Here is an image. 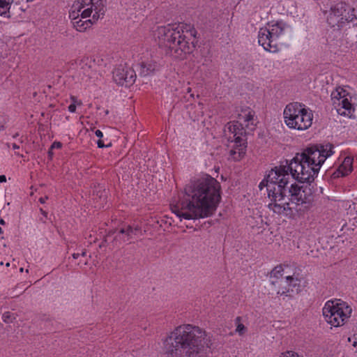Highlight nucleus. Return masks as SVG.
<instances>
[{
	"instance_id": "f257e3e1",
	"label": "nucleus",
	"mask_w": 357,
	"mask_h": 357,
	"mask_svg": "<svg viewBox=\"0 0 357 357\" xmlns=\"http://www.w3.org/2000/svg\"><path fill=\"white\" fill-rule=\"evenodd\" d=\"M319 169L307 160L296 159V155L289 163L272 169L259 185V190L264 188L269 199L268 207L273 213L282 214L289 209V199L286 197L287 185L290 175L301 183H311L317 176Z\"/></svg>"
},
{
	"instance_id": "f03ea898",
	"label": "nucleus",
	"mask_w": 357,
	"mask_h": 357,
	"mask_svg": "<svg viewBox=\"0 0 357 357\" xmlns=\"http://www.w3.org/2000/svg\"><path fill=\"white\" fill-rule=\"evenodd\" d=\"M183 199L172 210L185 220L204 218L212 215L221 199L220 184L209 175L191 180L184 188Z\"/></svg>"
},
{
	"instance_id": "7ed1b4c3",
	"label": "nucleus",
	"mask_w": 357,
	"mask_h": 357,
	"mask_svg": "<svg viewBox=\"0 0 357 357\" xmlns=\"http://www.w3.org/2000/svg\"><path fill=\"white\" fill-rule=\"evenodd\" d=\"M163 344L167 357H202L211 341L203 328L186 324L174 328Z\"/></svg>"
},
{
	"instance_id": "20e7f679",
	"label": "nucleus",
	"mask_w": 357,
	"mask_h": 357,
	"mask_svg": "<svg viewBox=\"0 0 357 357\" xmlns=\"http://www.w3.org/2000/svg\"><path fill=\"white\" fill-rule=\"evenodd\" d=\"M155 35L158 45L176 59H185L195 48L197 31L190 25L160 26Z\"/></svg>"
},
{
	"instance_id": "39448f33",
	"label": "nucleus",
	"mask_w": 357,
	"mask_h": 357,
	"mask_svg": "<svg viewBox=\"0 0 357 357\" xmlns=\"http://www.w3.org/2000/svg\"><path fill=\"white\" fill-rule=\"evenodd\" d=\"M105 0H77L69 13L73 26L83 32L102 18L105 13Z\"/></svg>"
},
{
	"instance_id": "423d86ee",
	"label": "nucleus",
	"mask_w": 357,
	"mask_h": 357,
	"mask_svg": "<svg viewBox=\"0 0 357 357\" xmlns=\"http://www.w3.org/2000/svg\"><path fill=\"white\" fill-rule=\"evenodd\" d=\"M284 121L291 129L305 130L312 124L313 114L305 105L293 102L286 105L284 112Z\"/></svg>"
},
{
	"instance_id": "0eeeda50",
	"label": "nucleus",
	"mask_w": 357,
	"mask_h": 357,
	"mask_svg": "<svg viewBox=\"0 0 357 357\" xmlns=\"http://www.w3.org/2000/svg\"><path fill=\"white\" fill-rule=\"evenodd\" d=\"M286 27L282 21L272 22L262 27L258 32V43L266 51L277 52L279 50L278 39L283 34Z\"/></svg>"
},
{
	"instance_id": "6e6552de",
	"label": "nucleus",
	"mask_w": 357,
	"mask_h": 357,
	"mask_svg": "<svg viewBox=\"0 0 357 357\" xmlns=\"http://www.w3.org/2000/svg\"><path fill=\"white\" fill-rule=\"evenodd\" d=\"M286 197L289 199V209L285 210L282 213L288 214V212L292 211L291 204H295V210L297 211H305L309 209L312 204L314 195L310 188L305 186H298L296 184H291L290 187L287 185Z\"/></svg>"
},
{
	"instance_id": "1a4fd4ad",
	"label": "nucleus",
	"mask_w": 357,
	"mask_h": 357,
	"mask_svg": "<svg viewBox=\"0 0 357 357\" xmlns=\"http://www.w3.org/2000/svg\"><path fill=\"white\" fill-rule=\"evenodd\" d=\"M357 20L356 9L344 2L331 6L327 15V23L333 28L340 29L349 22Z\"/></svg>"
},
{
	"instance_id": "9d476101",
	"label": "nucleus",
	"mask_w": 357,
	"mask_h": 357,
	"mask_svg": "<svg viewBox=\"0 0 357 357\" xmlns=\"http://www.w3.org/2000/svg\"><path fill=\"white\" fill-rule=\"evenodd\" d=\"M351 313V308L340 300L328 301L323 308L325 320L332 326L343 325Z\"/></svg>"
},
{
	"instance_id": "9b49d317",
	"label": "nucleus",
	"mask_w": 357,
	"mask_h": 357,
	"mask_svg": "<svg viewBox=\"0 0 357 357\" xmlns=\"http://www.w3.org/2000/svg\"><path fill=\"white\" fill-rule=\"evenodd\" d=\"M333 145L328 143L326 144H315L307 147L301 153L296 154V159L307 160L319 169L327 158L333 154Z\"/></svg>"
},
{
	"instance_id": "f8f14e48",
	"label": "nucleus",
	"mask_w": 357,
	"mask_h": 357,
	"mask_svg": "<svg viewBox=\"0 0 357 357\" xmlns=\"http://www.w3.org/2000/svg\"><path fill=\"white\" fill-rule=\"evenodd\" d=\"M333 105L341 116H350L354 108L351 102V96L343 88L339 86L331 95Z\"/></svg>"
},
{
	"instance_id": "ddd939ff",
	"label": "nucleus",
	"mask_w": 357,
	"mask_h": 357,
	"mask_svg": "<svg viewBox=\"0 0 357 357\" xmlns=\"http://www.w3.org/2000/svg\"><path fill=\"white\" fill-rule=\"evenodd\" d=\"M94 60L89 57L84 58L79 63V75H83L82 79L86 82H96L102 76Z\"/></svg>"
},
{
	"instance_id": "4468645a",
	"label": "nucleus",
	"mask_w": 357,
	"mask_h": 357,
	"mask_svg": "<svg viewBox=\"0 0 357 357\" xmlns=\"http://www.w3.org/2000/svg\"><path fill=\"white\" fill-rule=\"evenodd\" d=\"M135 71L126 65H119L113 70V79L119 85L129 86L135 80Z\"/></svg>"
},
{
	"instance_id": "2eb2a0df",
	"label": "nucleus",
	"mask_w": 357,
	"mask_h": 357,
	"mask_svg": "<svg viewBox=\"0 0 357 357\" xmlns=\"http://www.w3.org/2000/svg\"><path fill=\"white\" fill-rule=\"evenodd\" d=\"M232 144L229 150V158L238 161L243 158L245 154L247 142L245 138L238 137L234 139H231Z\"/></svg>"
},
{
	"instance_id": "dca6fc26",
	"label": "nucleus",
	"mask_w": 357,
	"mask_h": 357,
	"mask_svg": "<svg viewBox=\"0 0 357 357\" xmlns=\"http://www.w3.org/2000/svg\"><path fill=\"white\" fill-rule=\"evenodd\" d=\"M298 280L292 276H287L284 279H281L279 281V289L278 291V294L281 296L285 295L289 296V293L292 292L294 291L293 288L298 285ZM289 296H291L289 294Z\"/></svg>"
},
{
	"instance_id": "f3484780",
	"label": "nucleus",
	"mask_w": 357,
	"mask_h": 357,
	"mask_svg": "<svg viewBox=\"0 0 357 357\" xmlns=\"http://www.w3.org/2000/svg\"><path fill=\"white\" fill-rule=\"evenodd\" d=\"M353 159L351 157L344 158L342 164L335 170L331 176L333 178H337L348 175L352 171Z\"/></svg>"
},
{
	"instance_id": "a211bd4d",
	"label": "nucleus",
	"mask_w": 357,
	"mask_h": 357,
	"mask_svg": "<svg viewBox=\"0 0 357 357\" xmlns=\"http://www.w3.org/2000/svg\"><path fill=\"white\" fill-rule=\"evenodd\" d=\"M139 231L140 228L139 227H132L128 225L120 229L118 234L116 236V238L126 242L132 238L134 236L137 235Z\"/></svg>"
},
{
	"instance_id": "6ab92c4d",
	"label": "nucleus",
	"mask_w": 357,
	"mask_h": 357,
	"mask_svg": "<svg viewBox=\"0 0 357 357\" xmlns=\"http://www.w3.org/2000/svg\"><path fill=\"white\" fill-rule=\"evenodd\" d=\"M226 129L228 130V132L233 135L232 139L237 138L238 137L241 138H245L243 133L245 132L243 127L242 124L239 122H229L226 126ZM231 139V137H229Z\"/></svg>"
},
{
	"instance_id": "aec40b11",
	"label": "nucleus",
	"mask_w": 357,
	"mask_h": 357,
	"mask_svg": "<svg viewBox=\"0 0 357 357\" xmlns=\"http://www.w3.org/2000/svg\"><path fill=\"white\" fill-rule=\"evenodd\" d=\"M139 74L142 76H147L159 69V65L154 61H142L139 64Z\"/></svg>"
},
{
	"instance_id": "412c9836",
	"label": "nucleus",
	"mask_w": 357,
	"mask_h": 357,
	"mask_svg": "<svg viewBox=\"0 0 357 357\" xmlns=\"http://www.w3.org/2000/svg\"><path fill=\"white\" fill-rule=\"evenodd\" d=\"M283 272L284 268L282 264L278 265L271 271L270 278L271 282L273 285H275L276 284L279 283V281L281 279H284L282 278Z\"/></svg>"
},
{
	"instance_id": "4be33fe9",
	"label": "nucleus",
	"mask_w": 357,
	"mask_h": 357,
	"mask_svg": "<svg viewBox=\"0 0 357 357\" xmlns=\"http://www.w3.org/2000/svg\"><path fill=\"white\" fill-rule=\"evenodd\" d=\"M14 0H0V15L9 18L10 17V9Z\"/></svg>"
},
{
	"instance_id": "5701e85b",
	"label": "nucleus",
	"mask_w": 357,
	"mask_h": 357,
	"mask_svg": "<svg viewBox=\"0 0 357 357\" xmlns=\"http://www.w3.org/2000/svg\"><path fill=\"white\" fill-rule=\"evenodd\" d=\"M241 321V317H237L235 319V324L236 326L235 331L239 335H244L246 333L247 328Z\"/></svg>"
},
{
	"instance_id": "b1692460",
	"label": "nucleus",
	"mask_w": 357,
	"mask_h": 357,
	"mask_svg": "<svg viewBox=\"0 0 357 357\" xmlns=\"http://www.w3.org/2000/svg\"><path fill=\"white\" fill-rule=\"evenodd\" d=\"M347 340L356 349V351H357V333L354 334L351 337H349Z\"/></svg>"
},
{
	"instance_id": "393cba45",
	"label": "nucleus",
	"mask_w": 357,
	"mask_h": 357,
	"mask_svg": "<svg viewBox=\"0 0 357 357\" xmlns=\"http://www.w3.org/2000/svg\"><path fill=\"white\" fill-rule=\"evenodd\" d=\"M253 118H254V112H252L251 111H249L247 114H245L243 116L244 121L248 122V123H249L250 121H252L253 120Z\"/></svg>"
},
{
	"instance_id": "a878e982",
	"label": "nucleus",
	"mask_w": 357,
	"mask_h": 357,
	"mask_svg": "<svg viewBox=\"0 0 357 357\" xmlns=\"http://www.w3.org/2000/svg\"><path fill=\"white\" fill-rule=\"evenodd\" d=\"M2 318H3V321L6 322H11L13 320L12 315H11L10 312H5L3 314Z\"/></svg>"
},
{
	"instance_id": "bb28decb",
	"label": "nucleus",
	"mask_w": 357,
	"mask_h": 357,
	"mask_svg": "<svg viewBox=\"0 0 357 357\" xmlns=\"http://www.w3.org/2000/svg\"><path fill=\"white\" fill-rule=\"evenodd\" d=\"M71 98L73 99V102L68 106V111L70 112L74 113L76 111L75 97H72Z\"/></svg>"
},
{
	"instance_id": "cd10ccee",
	"label": "nucleus",
	"mask_w": 357,
	"mask_h": 357,
	"mask_svg": "<svg viewBox=\"0 0 357 357\" xmlns=\"http://www.w3.org/2000/svg\"><path fill=\"white\" fill-rule=\"evenodd\" d=\"M97 144L98 148L109 147L112 145L111 143H109L108 144H105L104 141L101 139H99L98 140Z\"/></svg>"
},
{
	"instance_id": "c85d7f7f",
	"label": "nucleus",
	"mask_w": 357,
	"mask_h": 357,
	"mask_svg": "<svg viewBox=\"0 0 357 357\" xmlns=\"http://www.w3.org/2000/svg\"><path fill=\"white\" fill-rule=\"evenodd\" d=\"M62 147V144L59 142H54L52 145H51V149H61Z\"/></svg>"
},
{
	"instance_id": "c756f323",
	"label": "nucleus",
	"mask_w": 357,
	"mask_h": 357,
	"mask_svg": "<svg viewBox=\"0 0 357 357\" xmlns=\"http://www.w3.org/2000/svg\"><path fill=\"white\" fill-rule=\"evenodd\" d=\"M95 135H96V137H99L100 139H101L103 137V133L100 130H96L95 131Z\"/></svg>"
},
{
	"instance_id": "7c9ffc66",
	"label": "nucleus",
	"mask_w": 357,
	"mask_h": 357,
	"mask_svg": "<svg viewBox=\"0 0 357 357\" xmlns=\"http://www.w3.org/2000/svg\"><path fill=\"white\" fill-rule=\"evenodd\" d=\"M48 199V197L47 196H45L44 197H40L39 199V202L41 203V204H44L45 202V201Z\"/></svg>"
},
{
	"instance_id": "2f4dec72",
	"label": "nucleus",
	"mask_w": 357,
	"mask_h": 357,
	"mask_svg": "<svg viewBox=\"0 0 357 357\" xmlns=\"http://www.w3.org/2000/svg\"><path fill=\"white\" fill-rule=\"evenodd\" d=\"M6 177L5 175H1L0 176V182H6Z\"/></svg>"
},
{
	"instance_id": "473e14b6",
	"label": "nucleus",
	"mask_w": 357,
	"mask_h": 357,
	"mask_svg": "<svg viewBox=\"0 0 357 357\" xmlns=\"http://www.w3.org/2000/svg\"><path fill=\"white\" fill-rule=\"evenodd\" d=\"M48 155L50 159H52L53 157V151H52V149H51V148L50 149V150L48 151Z\"/></svg>"
},
{
	"instance_id": "72a5a7b5",
	"label": "nucleus",
	"mask_w": 357,
	"mask_h": 357,
	"mask_svg": "<svg viewBox=\"0 0 357 357\" xmlns=\"http://www.w3.org/2000/svg\"><path fill=\"white\" fill-rule=\"evenodd\" d=\"M12 147H13V149H15H15H20V146H18V145H17V144H15V143H13V144H12Z\"/></svg>"
},
{
	"instance_id": "f704fd0d",
	"label": "nucleus",
	"mask_w": 357,
	"mask_h": 357,
	"mask_svg": "<svg viewBox=\"0 0 357 357\" xmlns=\"http://www.w3.org/2000/svg\"><path fill=\"white\" fill-rule=\"evenodd\" d=\"M79 255H79V253H74V254L73 255V257L74 259H77V258L79 257Z\"/></svg>"
},
{
	"instance_id": "c9c22d12",
	"label": "nucleus",
	"mask_w": 357,
	"mask_h": 357,
	"mask_svg": "<svg viewBox=\"0 0 357 357\" xmlns=\"http://www.w3.org/2000/svg\"><path fill=\"white\" fill-rule=\"evenodd\" d=\"M5 130V126L3 124H0V132Z\"/></svg>"
},
{
	"instance_id": "e433bc0d",
	"label": "nucleus",
	"mask_w": 357,
	"mask_h": 357,
	"mask_svg": "<svg viewBox=\"0 0 357 357\" xmlns=\"http://www.w3.org/2000/svg\"><path fill=\"white\" fill-rule=\"evenodd\" d=\"M5 224H6V222L4 221V220L1 219L0 220V225H4Z\"/></svg>"
},
{
	"instance_id": "4c0bfd02",
	"label": "nucleus",
	"mask_w": 357,
	"mask_h": 357,
	"mask_svg": "<svg viewBox=\"0 0 357 357\" xmlns=\"http://www.w3.org/2000/svg\"><path fill=\"white\" fill-rule=\"evenodd\" d=\"M19 136V133L16 132L15 135H13V138H16Z\"/></svg>"
},
{
	"instance_id": "58836bf2",
	"label": "nucleus",
	"mask_w": 357,
	"mask_h": 357,
	"mask_svg": "<svg viewBox=\"0 0 357 357\" xmlns=\"http://www.w3.org/2000/svg\"><path fill=\"white\" fill-rule=\"evenodd\" d=\"M40 211L42 213V214H43L44 215H47V213L45 211H44L42 208H40Z\"/></svg>"
},
{
	"instance_id": "ea45409f",
	"label": "nucleus",
	"mask_w": 357,
	"mask_h": 357,
	"mask_svg": "<svg viewBox=\"0 0 357 357\" xmlns=\"http://www.w3.org/2000/svg\"><path fill=\"white\" fill-rule=\"evenodd\" d=\"M81 255H82V257H84V256H86V252L85 251H84V252H82Z\"/></svg>"
},
{
	"instance_id": "a19ab883",
	"label": "nucleus",
	"mask_w": 357,
	"mask_h": 357,
	"mask_svg": "<svg viewBox=\"0 0 357 357\" xmlns=\"http://www.w3.org/2000/svg\"><path fill=\"white\" fill-rule=\"evenodd\" d=\"M190 91H191V89H190V87H188V88L187 89V92H188V93H190Z\"/></svg>"
},
{
	"instance_id": "79ce46f5",
	"label": "nucleus",
	"mask_w": 357,
	"mask_h": 357,
	"mask_svg": "<svg viewBox=\"0 0 357 357\" xmlns=\"http://www.w3.org/2000/svg\"><path fill=\"white\" fill-rule=\"evenodd\" d=\"M19 142H20V143H23V142H24V141H23V139H22V137H21V138L19 139Z\"/></svg>"
},
{
	"instance_id": "37998d69",
	"label": "nucleus",
	"mask_w": 357,
	"mask_h": 357,
	"mask_svg": "<svg viewBox=\"0 0 357 357\" xmlns=\"http://www.w3.org/2000/svg\"><path fill=\"white\" fill-rule=\"evenodd\" d=\"M23 271H24V268H20V272H23Z\"/></svg>"
},
{
	"instance_id": "c03bdc74",
	"label": "nucleus",
	"mask_w": 357,
	"mask_h": 357,
	"mask_svg": "<svg viewBox=\"0 0 357 357\" xmlns=\"http://www.w3.org/2000/svg\"><path fill=\"white\" fill-rule=\"evenodd\" d=\"M356 204L353 203L352 206H353L354 208H355V207H356Z\"/></svg>"
},
{
	"instance_id": "a18cd8bd",
	"label": "nucleus",
	"mask_w": 357,
	"mask_h": 357,
	"mask_svg": "<svg viewBox=\"0 0 357 357\" xmlns=\"http://www.w3.org/2000/svg\"><path fill=\"white\" fill-rule=\"evenodd\" d=\"M3 233V230L0 227V234H1Z\"/></svg>"
},
{
	"instance_id": "49530a36",
	"label": "nucleus",
	"mask_w": 357,
	"mask_h": 357,
	"mask_svg": "<svg viewBox=\"0 0 357 357\" xmlns=\"http://www.w3.org/2000/svg\"><path fill=\"white\" fill-rule=\"evenodd\" d=\"M6 146H7V147H10V144H9V143H7V144H6Z\"/></svg>"
},
{
	"instance_id": "de8ad7c7",
	"label": "nucleus",
	"mask_w": 357,
	"mask_h": 357,
	"mask_svg": "<svg viewBox=\"0 0 357 357\" xmlns=\"http://www.w3.org/2000/svg\"><path fill=\"white\" fill-rule=\"evenodd\" d=\"M10 266V264L9 263H7L6 264V266Z\"/></svg>"
}]
</instances>
